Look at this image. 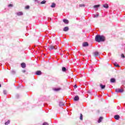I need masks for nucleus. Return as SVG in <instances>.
<instances>
[{
  "mask_svg": "<svg viewBox=\"0 0 125 125\" xmlns=\"http://www.w3.org/2000/svg\"><path fill=\"white\" fill-rule=\"evenodd\" d=\"M55 6H56V4H55L54 3H52V5H51V7H52V8H54V7H55Z\"/></svg>",
  "mask_w": 125,
  "mask_h": 125,
  "instance_id": "nucleus-14",
  "label": "nucleus"
},
{
  "mask_svg": "<svg viewBox=\"0 0 125 125\" xmlns=\"http://www.w3.org/2000/svg\"><path fill=\"white\" fill-rule=\"evenodd\" d=\"M80 119L81 121H83V114H80Z\"/></svg>",
  "mask_w": 125,
  "mask_h": 125,
  "instance_id": "nucleus-24",
  "label": "nucleus"
},
{
  "mask_svg": "<svg viewBox=\"0 0 125 125\" xmlns=\"http://www.w3.org/2000/svg\"><path fill=\"white\" fill-rule=\"evenodd\" d=\"M98 16H99V14H97L96 15H94V18H95V17H98Z\"/></svg>",
  "mask_w": 125,
  "mask_h": 125,
  "instance_id": "nucleus-31",
  "label": "nucleus"
},
{
  "mask_svg": "<svg viewBox=\"0 0 125 125\" xmlns=\"http://www.w3.org/2000/svg\"><path fill=\"white\" fill-rule=\"evenodd\" d=\"M116 92L119 93V92H124V89H115Z\"/></svg>",
  "mask_w": 125,
  "mask_h": 125,
  "instance_id": "nucleus-3",
  "label": "nucleus"
},
{
  "mask_svg": "<svg viewBox=\"0 0 125 125\" xmlns=\"http://www.w3.org/2000/svg\"><path fill=\"white\" fill-rule=\"evenodd\" d=\"M25 9H29V8H30V6L29 5H27L25 7Z\"/></svg>",
  "mask_w": 125,
  "mask_h": 125,
  "instance_id": "nucleus-28",
  "label": "nucleus"
},
{
  "mask_svg": "<svg viewBox=\"0 0 125 125\" xmlns=\"http://www.w3.org/2000/svg\"><path fill=\"white\" fill-rule=\"evenodd\" d=\"M17 15H18V16H22V15H23V12H20L17 13Z\"/></svg>",
  "mask_w": 125,
  "mask_h": 125,
  "instance_id": "nucleus-12",
  "label": "nucleus"
},
{
  "mask_svg": "<svg viewBox=\"0 0 125 125\" xmlns=\"http://www.w3.org/2000/svg\"><path fill=\"white\" fill-rule=\"evenodd\" d=\"M42 125H48V123L44 122V123H43Z\"/></svg>",
  "mask_w": 125,
  "mask_h": 125,
  "instance_id": "nucleus-32",
  "label": "nucleus"
},
{
  "mask_svg": "<svg viewBox=\"0 0 125 125\" xmlns=\"http://www.w3.org/2000/svg\"><path fill=\"white\" fill-rule=\"evenodd\" d=\"M114 66H115V67H120V65L118 63H117V62L114 63Z\"/></svg>",
  "mask_w": 125,
  "mask_h": 125,
  "instance_id": "nucleus-23",
  "label": "nucleus"
},
{
  "mask_svg": "<svg viewBox=\"0 0 125 125\" xmlns=\"http://www.w3.org/2000/svg\"><path fill=\"white\" fill-rule=\"evenodd\" d=\"M77 85H74V88H77Z\"/></svg>",
  "mask_w": 125,
  "mask_h": 125,
  "instance_id": "nucleus-36",
  "label": "nucleus"
},
{
  "mask_svg": "<svg viewBox=\"0 0 125 125\" xmlns=\"http://www.w3.org/2000/svg\"><path fill=\"white\" fill-rule=\"evenodd\" d=\"M34 1H35V2H38V0H33Z\"/></svg>",
  "mask_w": 125,
  "mask_h": 125,
  "instance_id": "nucleus-34",
  "label": "nucleus"
},
{
  "mask_svg": "<svg viewBox=\"0 0 125 125\" xmlns=\"http://www.w3.org/2000/svg\"><path fill=\"white\" fill-rule=\"evenodd\" d=\"M48 49L49 50L51 51L53 49H57V47H56V46H54L53 45H51V46H49Z\"/></svg>",
  "mask_w": 125,
  "mask_h": 125,
  "instance_id": "nucleus-2",
  "label": "nucleus"
},
{
  "mask_svg": "<svg viewBox=\"0 0 125 125\" xmlns=\"http://www.w3.org/2000/svg\"><path fill=\"white\" fill-rule=\"evenodd\" d=\"M100 86L101 87L102 89H104L106 86L105 85H102V84H100Z\"/></svg>",
  "mask_w": 125,
  "mask_h": 125,
  "instance_id": "nucleus-13",
  "label": "nucleus"
},
{
  "mask_svg": "<svg viewBox=\"0 0 125 125\" xmlns=\"http://www.w3.org/2000/svg\"><path fill=\"white\" fill-rule=\"evenodd\" d=\"M110 82H111V83H115L116 82V79H115L114 78H111L110 79Z\"/></svg>",
  "mask_w": 125,
  "mask_h": 125,
  "instance_id": "nucleus-16",
  "label": "nucleus"
},
{
  "mask_svg": "<svg viewBox=\"0 0 125 125\" xmlns=\"http://www.w3.org/2000/svg\"><path fill=\"white\" fill-rule=\"evenodd\" d=\"M83 46L85 47L86 46H88V43L87 42H85L83 43Z\"/></svg>",
  "mask_w": 125,
  "mask_h": 125,
  "instance_id": "nucleus-5",
  "label": "nucleus"
},
{
  "mask_svg": "<svg viewBox=\"0 0 125 125\" xmlns=\"http://www.w3.org/2000/svg\"><path fill=\"white\" fill-rule=\"evenodd\" d=\"M79 6H80V7H84L85 5H84V4H80Z\"/></svg>",
  "mask_w": 125,
  "mask_h": 125,
  "instance_id": "nucleus-27",
  "label": "nucleus"
},
{
  "mask_svg": "<svg viewBox=\"0 0 125 125\" xmlns=\"http://www.w3.org/2000/svg\"><path fill=\"white\" fill-rule=\"evenodd\" d=\"M21 67L22 68H26V63L22 62L21 63Z\"/></svg>",
  "mask_w": 125,
  "mask_h": 125,
  "instance_id": "nucleus-10",
  "label": "nucleus"
},
{
  "mask_svg": "<svg viewBox=\"0 0 125 125\" xmlns=\"http://www.w3.org/2000/svg\"><path fill=\"white\" fill-rule=\"evenodd\" d=\"M9 7H13V4H10L8 5Z\"/></svg>",
  "mask_w": 125,
  "mask_h": 125,
  "instance_id": "nucleus-29",
  "label": "nucleus"
},
{
  "mask_svg": "<svg viewBox=\"0 0 125 125\" xmlns=\"http://www.w3.org/2000/svg\"><path fill=\"white\" fill-rule=\"evenodd\" d=\"M22 73H26V70H22Z\"/></svg>",
  "mask_w": 125,
  "mask_h": 125,
  "instance_id": "nucleus-35",
  "label": "nucleus"
},
{
  "mask_svg": "<svg viewBox=\"0 0 125 125\" xmlns=\"http://www.w3.org/2000/svg\"><path fill=\"white\" fill-rule=\"evenodd\" d=\"M94 56H95V57H97V56H98L99 55V53H98V52L96 51L94 53Z\"/></svg>",
  "mask_w": 125,
  "mask_h": 125,
  "instance_id": "nucleus-9",
  "label": "nucleus"
},
{
  "mask_svg": "<svg viewBox=\"0 0 125 125\" xmlns=\"http://www.w3.org/2000/svg\"><path fill=\"white\" fill-rule=\"evenodd\" d=\"M36 75H37V76H41V75H42V71L40 70L36 71Z\"/></svg>",
  "mask_w": 125,
  "mask_h": 125,
  "instance_id": "nucleus-4",
  "label": "nucleus"
},
{
  "mask_svg": "<svg viewBox=\"0 0 125 125\" xmlns=\"http://www.w3.org/2000/svg\"><path fill=\"white\" fill-rule=\"evenodd\" d=\"M95 41L97 42H105V37L104 36H101L97 35L95 37Z\"/></svg>",
  "mask_w": 125,
  "mask_h": 125,
  "instance_id": "nucleus-1",
  "label": "nucleus"
},
{
  "mask_svg": "<svg viewBox=\"0 0 125 125\" xmlns=\"http://www.w3.org/2000/svg\"><path fill=\"white\" fill-rule=\"evenodd\" d=\"M11 73L13 74V75H14L16 72L15 70H12Z\"/></svg>",
  "mask_w": 125,
  "mask_h": 125,
  "instance_id": "nucleus-30",
  "label": "nucleus"
},
{
  "mask_svg": "<svg viewBox=\"0 0 125 125\" xmlns=\"http://www.w3.org/2000/svg\"><path fill=\"white\" fill-rule=\"evenodd\" d=\"M103 6L104 8H109V5L107 4H104Z\"/></svg>",
  "mask_w": 125,
  "mask_h": 125,
  "instance_id": "nucleus-17",
  "label": "nucleus"
},
{
  "mask_svg": "<svg viewBox=\"0 0 125 125\" xmlns=\"http://www.w3.org/2000/svg\"><path fill=\"white\" fill-rule=\"evenodd\" d=\"M103 120V117H100L98 120V123H101Z\"/></svg>",
  "mask_w": 125,
  "mask_h": 125,
  "instance_id": "nucleus-15",
  "label": "nucleus"
},
{
  "mask_svg": "<svg viewBox=\"0 0 125 125\" xmlns=\"http://www.w3.org/2000/svg\"><path fill=\"white\" fill-rule=\"evenodd\" d=\"M54 90H55V91H59V90H61V88H55Z\"/></svg>",
  "mask_w": 125,
  "mask_h": 125,
  "instance_id": "nucleus-19",
  "label": "nucleus"
},
{
  "mask_svg": "<svg viewBox=\"0 0 125 125\" xmlns=\"http://www.w3.org/2000/svg\"><path fill=\"white\" fill-rule=\"evenodd\" d=\"M63 22H64L65 24H69V21L68 20L64 19Z\"/></svg>",
  "mask_w": 125,
  "mask_h": 125,
  "instance_id": "nucleus-7",
  "label": "nucleus"
},
{
  "mask_svg": "<svg viewBox=\"0 0 125 125\" xmlns=\"http://www.w3.org/2000/svg\"><path fill=\"white\" fill-rule=\"evenodd\" d=\"M121 56L122 57H123V58H125V55H124L123 54H122Z\"/></svg>",
  "mask_w": 125,
  "mask_h": 125,
  "instance_id": "nucleus-33",
  "label": "nucleus"
},
{
  "mask_svg": "<svg viewBox=\"0 0 125 125\" xmlns=\"http://www.w3.org/2000/svg\"><path fill=\"white\" fill-rule=\"evenodd\" d=\"M100 6V5H95L94 6V8H97L98 7H99Z\"/></svg>",
  "mask_w": 125,
  "mask_h": 125,
  "instance_id": "nucleus-25",
  "label": "nucleus"
},
{
  "mask_svg": "<svg viewBox=\"0 0 125 125\" xmlns=\"http://www.w3.org/2000/svg\"><path fill=\"white\" fill-rule=\"evenodd\" d=\"M114 119H115V120H119L120 116L119 115H116L114 116Z\"/></svg>",
  "mask_w": 125,
  "mask_h": 125,
  "instance_id": "nucleus-8",
  "label": "nucleus"
},
{
  "mask_svg": "<svg viewBox=\"0 0 125 125\" xmlns=\"http://www.w3.org/2000/svg\"><path fill=\"white\" fill-rule=\"evenodd\" d=\"M0 87H1V85L0 84Z\"/></svg>",
  "mask_w": 125,
  "mask_h": 125,
  "instance_id": "nucleus-38",
  "label": "nucleus"
},
{
  "mask_svg": "<svg viewBox=\"0 0 125 125\" xmlns=\"http://www.w3.org/2000/svg\"><path fill=\"white\" fill-rule=\"evenodd\" d=\"M3 94L6 95L7 93V91L6 90H4L3 91Z\"/></svg>",
  "mask_w": 125,
  "mask_h": 125,
  "instance_id": "nucleus-26",
  "label": "nucleus"
},
{
  "mask_svg": "<svg viewBox=\"0 0 125 125\" xmlns=\"http://www.w3.org/2000/svg\"><path fill=\"white\" fill-rule=\"evenodd\" d=\"M10 123V121L9 120H8L7 122L5 123V125H9Z\"/></svg>",
  "mask_w": 125,
  "mask_h": 125,
  "instance_id": "nucleus-22",
  "label": "nucleus"
},
{
  "mask_svg": "<svg viewBox=\"0 0 125 125\" xmlns=\"http://www.w3.org/2000/svg\"><path fill=\"white\" fill-rule=\"evenodd\" d=\"M63 31H64V32H67V31H69V27H65L63 28Z\"/></svg>",
  "mask_w": 125,
  "mask_h": 125,
  "instance_id": "nucleus-11",
  "label": "nucleus"
},
{
  "mask_svg": "<svg viewBox=\"0 0 125 125\" xmlns=\"http://www.w3.org/2000/svg\"><path fill=\"white\" fill-rule=\"evenodd\" d=\"M79 99L80 98L79 97V96H76L74 98V101H79Z\"/></svg>",
  "mask_w": 125,
  "mask_h": 125,
  "instance_id": "nucleus-6",
  "label": "nucleus"
},
{
  "mask_svg": "<svg viewBox=\"0 0 125 125\" xmlns=\"http://www.w3.org/2000/svg\"><path fill=\"white\" fill-rule=\"evenodd\" d=\"M46 2V1H45V0H43V1H41V4H44Z\"/></svg>",
  "mask_w": 125,
  "mask_h": 125,
  "instance_id": "nucleus-21",
  "label": "nucleus"
},
{
  "mask_svg": "<svg viewBox=\"0 0 125 125\" xmlns=\"http://www.w3.org/2000/svg\"><path fill=\"white\" fill-rule=\"evenodd\" d=\"M62 72H66V71H67V69H66V67H62Z\"/></svg>",
  "mask_w": 125,
  "mask_h": 125,
  "instance_id": "nucleus-20",
  "label": "nucleus"
},
{
  "mask_svg": "<svg viewBox=\"0 0 125 125\" xmlns=\"http://www.w3.org/2000/svg\"><path fill=\"white\" fill-rule=\"evenodd\" d=\"M49 19H50V20H51V18H48V20H49Z\"/></svg>",
  "mask_w": 125,
  "mask_h": 125,
  "instance_id": "nucleus-37",
  "label": "nucleus"
},
{
  "mask_svg": "<svg viewBox=\"0 0 125 125\" xmlns=\"http://www.w3.org/2000/svg\"><path fill=\"white\" fill-rule=\"evenodd\" d=\"M59 106H60V107H61V106H64V103L62 102H60Z\"/></svg>",
  "mask_w": 125,
  "mask_h": 125,
  "instance_id": "nucleus-18",
  "label": "nucleus"
}]
</instances>
